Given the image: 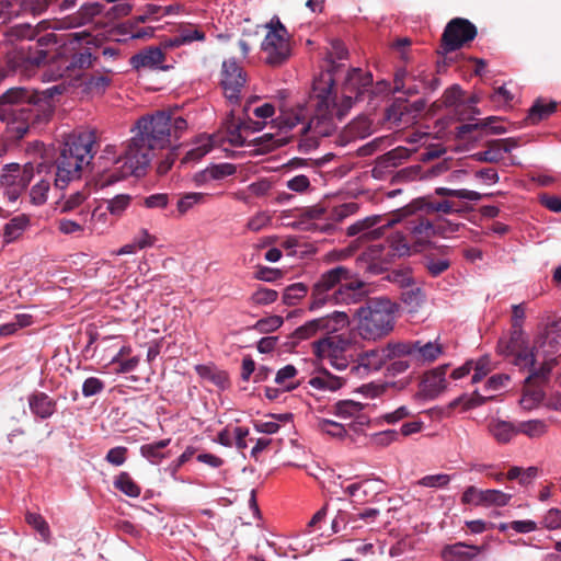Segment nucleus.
Masks as SVG:
<instances>
[{
    "instance_id": "bf43d9fd",
    "label": "nucleus",
    "mask_w": 561,
    "mask_h": 561,
    "mask_svg": "<svg viewBox=\"0 0 561 561\" xmlns=\"http://www.w3.org/2000/svg\"><path fill=\"white\" fill-rule=\"evenodd\" d=\"M512 495L500 490H484L483 505L505 506L508 504Z\"/></svg>"
},
{
    "instance_id": "dca6fc26",
    "label": "nucleus",
    "mask_w": 561,
    "mask_h": 561,
    "mask_svg": "<svg viewBox=\"0 0 561 561\" xmlns=\"http://www.w3.org/2000/svg\"><path fill=\"white\" fill-rule=\"evenodd\" d=\"M416 211H423L426 215L436 213L451 214L455 211V208L454 203L450 201L434 202L427 197H420L413 199L403 208L397 209L386 226H394L396 224H399L402 217Z\"/></svg>"
},
{
    "instance_id": "a211bd4d",
    "label": "nucleus",
    "mask_w": 561,
    "mask_h": 561,
    "mask_svg": "<svg viewBox=\"0 0 561 561\" xmlns=\"http://www.w3.org/2000/svg\"><path fill=\"white\" fill-rule=\"evenodd\" d=\"M105 10L102 1H87L79 9L58 21L54 28H77L93 23L94 19Z\"/></svg>"
},
{
    "instance_id": "c9c22d12",
    "label": "nucleus",
    "mask_w": 561,
    "mask_h": 561,
    "mask_svg": "<svg viewBox=\"0 0 561 561\" xmlns=\"http://www.w3.org/2000/svg\"><path fill=\"white\" fill-rule=\"evenodd\" d=\"M557 107L558 103L554 101L546 104L540 99H538L529 108L526 122L530 125H536L556 112Z\"/></svg>"
},
{
    "instance_id": "4468645a",
    "label": "nucleus",
    "mask_w": 561,
    "mask_h": 561,
    "mask_svg": "<svg viewBox=\"0 0 561 561\" xmlns=\"http://www.w3.org/2000/svg\"><path fill=\"white\" fill-rule=\"evenodd\" d=\"M348 324V316L344 311H334L331 314L310 320L298 327L291 337L294 343L308 340L319 332L334 333Z\"/></svg>"
},
{
    "instance_id": "423d86ee",
    "label": "nucleus",
    "mask_w": 561,
    "mask_h": 561,
    "mask_svg": "<svg viewBox=\"0 0 561 561\" xmlns=\"http://www.w3.org/2000/svg\"><path fill=\"white\" fill-rule=\"evenodd\" d=\"M96 137L88 130L68 137L55 160V185L65 188L70 182L79 180L93 159Z\"/></svg>"
},
{
    "instance_id": "79ce46f5",
    "label": "nucleus",
    "mask_w": 561,
    "mask_h": 561,
    "mask_svg": "<svg viewBox=\"0 0 561 561\" xmlns=\"http://www.w3.org/2000/svg\"><path fill=\"white\" fill-rule=\"evenodd\" d=\"M112 82V71L94 72L85 81V87L90 92L102 93Z\"/></svg>"
},
{
    "instance_id": "5701e85b",
    "label": "nucleus",
    "mask_w": 561,
    "mask_h": 561,
    "mask_svg": "<svg viewBox=\"0 0 561 561\" xmlns=\"http://www.w3.org/2000/svg\"><path fill=\"white\" fill-rule=\"evenodd\" d=\"M165 60V56L160 47L150 46L130 57V65L135 69L147 68L154 69Z\"/></svg>"
},
{
    "instance_id": "774afa93",
    "label": "nucleus",
    "mask_w": 561,
    "mask_h": 561,
    "mask_svg": "<svg viewBox=\"0 0 561 561\" xmlns=\"http://www.w3.org/2000/svg\"><path fill=\"white\" fill-rule=\"evenodd\" d=\"M130 196L121 194L107 201V210L114 216H121L129 206Z\"/></svg>"
},
{
    "instance_id": "20e7f679",
    "label": "nucleus",
    "mask_w": 561,
    "mask_h": 561,
    "mask_svg": "<svg viewBox=\"0 0 561 561\" xmlns=\"http://www.w3.org/2000/svg\"><path fill=\"white\" fill-rule=\"evenodd\" d=\"M366 298L365 284L346 265H336L323 272L312 284L308 309L319 310L325 306L355 305Z\"/></svg>"
},
{
    "instance_id": "a18cd8bd",
    "label": "nucleus",
    "mask_w": 561,
    "mask_h": 561,
    "mask_svg": "<svg viewBox=\"0 0 561 561\" xmlns=\"http://www.w3.org/2000/svg\"><path fill=\"white\" fill-rule=\"evenodd\" d=\"M524 345H525V339H524L523 327H519V328L512 327L510 340L507 342L500 341L499 348L503 353L513 354L516 351L523 348Z\"/></svg>"
},
{
    "instance_id": "864d4df0",
    "label": "nucleus",
    "mask_w": 561,
    "mask_h": 561,
    "mask_svg": "<svg viewBox=\"0 0 561 561\" xmlns=\"http://www.w3.org/2000/svg\"><path fill=\"white\" fill-rule=\"evenodd\" d=\"M424 295L420 287H416L414 284L409 285V287L402 288L401 291V300L411 309H415L423 301Z\"/></svg>"
},
{
    "instance_id": "ddd939ff",
    "label": "nucleus",
    "mask_w": 561,
    "mask_h": 561,
    "mask_svg": "<svg viewBox=\"0 0 561 561\" xmlns=\"http://www.w3.org/2000/svg\"><path fill=\"white\" fill-rule=\"evenodd\" d=\"M478 34L477 26L463 18L451 19L440 38V50L444 54L455 51L472 42Z\"/></svg>"
},
{
    "instance_id": "412c9836",
    "label": "nucleus",
    "mask_w": 561,
    "mask_h": 561,
    "mask_svg": "<svg viewBox=\"0 0 561 561\" xmlns=\"http://www.w3.org/2000/svg\"><path fill=\"white\" fill-rule=\"evenodd\" d=\"M373 84V75L363 71L360 68H352L342 84V93L354 95L355 100H362L365 92L369 91Z\"/></svg>"
},
{
    "instance_id": "58836bf2",
    "label": "nucleus",
    "mask_w": 561,
    "mask_h": 561,
    "mask_svg": "<svg viewBox=\"0 0 561 561\" xmlns=\"http://www.w3.org/2000/svg\"><path fill=\"white\" fill-rule=\"evenodd\" d=\"M288 95H289V93L287 90H280L277 92V95H276L279 100L278 108L280 112V115L277 118V124H278L279 129L285 130V131L290 130L296 126V125H293L289 127V126H287V124L282 122L284 119V115L287 114L286 112L298 113L300 106L307 107L309 105V100H308L304 104L297 103L295 106H288L286 104V99L288 98Z\"/></svg>"
},
{
    "instance_id": "6e6552de",
    "label": "nucleus",
    "mask_w": 561,
    "mask_h": 561,
    "mask_svg": "<svg viewBox=\"0 0 561 561\" xmlns=\"http://www.w3.org/2000/svg\"><path fill=\"white\" fill-rule=\"evenodd\" d=\"M402 220H404V231H397L387 239L393 256L407 255L410 253L411 245H425L435 237L433 220L419 215L417 211L402 217L399 222Z\"/></svg>"
},
{
    "instance_id": "9d476101",
    "label": "nucleus",
    "mask_w": 561,
    "mask_h": 561,
    "mask_svg": "<svg viewBox=\"0 0 561 561\" xmlns=\"http://www.w3.org/2000/svg\"><path fill=\"white\" fill-rule=\"evenodd\" d=\"M266 27H268V32L261 44V49L265 54L267 65L279 67L291 55L288 32L278 19H273L266 24Z\"/></svg>"
},
{
    "instance_id": "b1692460",
    "label": "nucleus",
    "mask_w": 561,
    "mask_h": 561,
    "mask_svg": "<svg viewBox=\"0 0 561 561\" xmlns=\"http://www.w3.org/2000/svg\"><path fill=\"white\" fill-rule=\"evenodd\" d=\"M447 369L448 365H442L424 375L422 387L426 396L434 398L446 388Z\"/></svg>"
},
{
    "instance_id": "f8f14e48",
    "label": "nucleus",
    "mask_w": 561,
    "mask_h": 561,
    "mask_svg": "<svg viewBox=\"0 0 561 561\" xmlns=\"http://www.w3.org/2000/svg\"><path fill=\"white\" fill-rule=\"evenodd\" d=\"M101 42V38L85 30L68 34L67 43L72 46L73 50L77 49L76 45H81V43H85L87 47L80 48L71 55L66 70L77 72L91 68L98 60V57L91 53V48H99Z\"/></svg>"
},
{
    "instance_id": "aec40b11",
    "label": "nucleus",
    "mask_w": 561,
    "mask_h": 561,
    "mask_svg": "<svg viewBox=\"0 0 561 561\" xmlns=\"http://www.w3.org/2000/svg\"><path fill=\"white\" fill-rule=\"evenodd\" d=\"M397 343H388L382 348H374L362 352L357 355V365L352 366L351 371H358L360 368L366 370H379L388 360L400 357L394 347Z\"/></svg>"
},
{
    "instance_id": "ea45409f",
    "label": "nucleus",
    "mask_w": 561,
    "mask_h": 561,
    "mask_svg": "<svg viewBox=\"0 0 561 561\" xmlns=\"http://www.w3.org/2000/svg\"><path fill=\"white\" fill-rule=\"evenodd\" d=\"M206 197L207 194L201 192H190L183 194L176 203L178 216L181 217L191 210L195 205L203 204Z\"/></svg>"
},
{
    "instance_id": "7ed1b4c3",
    "label": "nucleus",
    "mask_w": 561,
    "mask_h": 561,
    "mask_svg": "<svg viewBox=\"0 0 561 561\" xmlns=\"http://www.w3.org/2000/svg\"><path fill=\"white\" fill-rule=\"evenodd\" d=\"M51 99L50 89H8L0 96V123L3 125L4 137L9 140H19L25 136L31 125L48 122L54 112Z\"/></svg>"
},
{
    "instance_id": "13d9d810",
    "label": "nucleus",
    "mask_w": 561,
    "mask_h": 561,
    "mask_svg": "<svg viewBox=\"0 0 561 561\" xmlns=\"http://www.w3.org/2000/svg\"><path fill=\"white\" fill-rule=\"evenodd\" d=\"M257 146L261 147L263 151H272L276 148L283 147L288 142V138L284 137H275L272 134H265L262 137L255 139Z\"/></svg>"
},
{
    "instance_id": "0eeeda50",
    "label": "nucleus",
    "mask_w": 561,
    "mask_h": 561,
    "mask_svg": "<svg viewBox=\"0 0 561 561\" xmlns=\"http://www.w3.org/2000/svg\"><path fill=\"white\" fill-rule=\"evenodd\" d=\"M358 331L365 340H377L393 329L394 305L387 298L369 299L356 310Z\"/></svg>"
},
{
    "instance_id": "72a5a7b5",
    "label": "nucleus",
    "mask_w": 561,
    "mask_h": 561,
    "mask_svg": "<svg viewBox=\"0 0 561 561\" xmlns=\"http://www.w3.org/2000/svg\"><path fill=\"white\" fill-rule=\"evenodd\" d=\"M171 439L165 438L151 444H145L140 447V454L144 458L149 460L153 465L160 463L163 459L170 456L169 451L163 449L169 446Z\"/></svg>"
},
{
    "instance_id": "c03bdc74",
    "label": "nucleus",
    "mask_w": 561,
    "mask_h": 561,
    "mask_svg": "<svg viewBox=\"0 0 561 561\" xmlns=\"http://www.w3.org/2000/svg\"><path fill=\"white\" fill-rule=\"evenodd\" d=\"M114 486L130 497H138L140 495V486L133 480L127 472H121L115 481Z\"/></svg>"
},
{
    "instance_id": "0e129e2a",
    "label": "nucleus",
    "mask_w": 561,
    "mask_h": 561,
    "mask_svg": "<svg viewBox=\"0 0 561 561\" xmlns=\"http://www.w3.org/2000/svg\"><path fill=\"white\" fill-rule=\"evenodd\" d=\"M250 128L248 124L241 123L228 127L227 129V141L234 147H241L245 142V138L242 135V130Z\"/></svg>"
},
{
    "instance_id": "f03ea898",
    "label": "nucleus",
    "mask_w": 561,
    "mask_h": 561,
    "mask_svg": "<svg viewBox=\"0 0 561 561\" xmlns=\"http://www.w3.org/2000/svg\"><path fill=\"white\" fill-rule=\"evenodd\" d=\"M342 94V100L337 104L333 76L322 75L313 81L309 105L300 106L298 113L286 112L282 122L289 127L304 123L300 134L311 131L313 137L330 136L336 129L335 118L343 121L353 103L357 101L350 93Z\"/></svg>"
},
{
    "instance_id": "052dcab7",
    "label": "nucleus",
    "mask_w": 561,
    "mask_h": 561,
    "mask_svg": "<svg viewBox=\"0 0 561 561\" xmlns=\"http://www.w3.org/2000/svg\"><path fill=\"white\" fill-rule=\"evenodd\" d=\"M496 140H491L488 142V149L476 154L478 161L496 163L499 162L503 156L501 152V147L496 146Z\"/></svg>"
},
{
    "instance_id": "680f3d73",
    "label": "nucleus",
    "mask_w": 561,
    "mask_h": 561,
    "mask_svg": "<svg viewBox=\"0 0 561 561\" xmlns=\"http://www.w3.org/2000/svg\"><path fill=\"white\" fill-rule=\"evenodd\" d=\"M284 320L280 316H270L260 319L253 327L260 333H271L282 327Z\"/></svg>"
},
{
    "instance_id": "4be33fe9",
    "label": "nucleus",
    "mask_w": 561,
    "mask_h": 561,
    "mask_svg": "<svg viewBox=\"0 0 561 561\" xmlns=\"http://www.w3.org/2000/svg\"><path fill=\"white\" fill-rule=\"evenodd\" d=\"M483 550V547L469 545L463 541L445 545L439 557L443 561H474Z\"/></svg>"
},
{
    "instance_id": "338daca9",
    "label": "nucleus",
    "mask_w": 561,
    "mask_h": 561,
    "mask_svg": "<svg viewBox=\"0 0 561 561\" xmlns=\"http://www.w3.org/2000/svg\"><path fill=\"white\" fill-rule=\"evenodd\" d=\"M450 482V476L446 473H437L425 476L420 479L416 484L426 488H444Z\"/></svg>"
},
{
    "instance_id": "39448f33",
    "label": "nucleus",
    "mask_w": 561,
    "mask_h": 561,
    "mask_svg": "<svg viewBox=\"0 0 561 561\" xmlns=\"http://www.w3.org/2000/svg\"><path fill=\"white\" fill-rule=\"evenodd\" d=\"M46 22H41L36 27L30 24L18 25L12 33L19 38L36 39L33 45L21 46L8 54V62L12 70L21 71L24 76L31 77L34 71L51 61L56 54L49 50L60 43L55 33H47L38 36L39 28H43Z\"/></svg>"
},
{
    "instance_id": "6ab92c4d",
    "label": "nucleus",
    "mask_w": 561,
    "mask_h": 561,
    "mask_svg": "<svg viewBox=\"0 0 561 561\" xmlns=\"http://www.w3.org/2000/svg\"><path fill=\"white\" fill-rule=\"evenodd\" d=\"M245 83V72L234 59L225 60L221 69V87L231 102H238Z\"/></svg>"
},
{
    "instance_id": "603ef678",
    "label": "nucleus",
    "mask_w": 561,
    "mask_h": 561,
    "mask_svg": "<svg viewBox=\"0 0 561 561\" xmlns=\"http://www.w3.org/2000/svg\"><path fill=\"white\" fill-rule=\"evenodd\" d=\"M347 131L355 138H365L371 133V122L365 116H359L348 125Z\"/></svg>"
},
{
    "instance_id": "5fc2aeb1",
    "label": "nucleus",
    "mask_w": 561,
    "mask_h": 561,
    "mask_svg": "<svg viewBox=\"0 0 561 561\" xmlns=\"http://www.w3.org/2000/svg\"><path fill=\"white\" fill-rule=\"evenodd\" d=\"M554 360L551 362H545L541 364V366L537 369L535 366L529 371V375L526 378V382H535L541 386V383H545L548 381L549 376L551 374L552 367H553Z\"/></svg>"
},
{
    "instance_id": "e433bc0d",
    "label": "nucleus",
    "mask_w": 561,
    "mask_h": 561,
    "mask_svg": "<svg viewBox=\"0 0 561 561\" xmlns=\"http://www.w3.org/2000/svg\"><path fill=\"white\" fill-rule=\"evenodd\" d=\"M492 399L493 396H482L478 391H474L470 397L467 394H462L456 398L449 403L448 408L456 409L458 407H461L462 411H467L476 407H480Z\"/></svg>"
},
{
    "instance_id": "6e6d98bb",
    "label": "nucleus",
    "mask_w": 561,
    "mask_h": 561,
    "mask_svg": "<svg viewBox=\"0 0 561 561\" xmlns=\"http://www.w3.org/2000/svg\"><path fill=\"white\" fill-rule=\"evenodd\" d=\"M387 279L391 283L398 284L401 288L413 285L412 272L409 267L396 268L387 274Z\"/></svg>"
},
{
    "instance_id": "2eb2a0df",
    "label": "nucleus",
    "mask_w": 561,
    "mask_h": 561,
    "mask_svg": "<svg viewBox=\"0 0 561 561\" xmlns=\"http://www.w3.org/2000/svg\"><path fill=\"white\" fill-rule=\"evenodd\" d=\"M394 350L400 357H409L415 365L431 364L443 353V346L438 342L422 340L398 342Z\"/></svg>"
},
{
    "instance_id": "4d7b16f0",
    "label": "nucleus",
    "mask_w": 561,
    "mask_h": 561,
    "mask_svg": "<svg viewBox=\"0 0 561 561\" xmlns=\"http://www.w3.org/2000/svg\"><path fill=\"white\" fill-rule=\"evenodd\" d=\"M433 225L435 230V237L438 236L443 238H447L449 234L457 232L461 226L458 222H453L443 217H437L435 220H433Z\"/></svg>"
},
{
    "instance_id": "49530a36",
    "label": "nucleus",
    "mask_w": 561,
    "mask_h": 561,
    "mask_svg": "<svg viewBox=\"0 0 561 561\" xmlns=\"http://www.w3.org/2000/svg\"><path fill=\"white\" fill-rule=\"evenodd\" d=\"M308 293L310 291L304 283L291 284L284 290L283 302L287 306H295L299 300L305 298Z\"/></svg>"
},
{
    "instance_id": "09e8293b",
    "label": "nucleus",
    "mask_w": 561,
    "mask_h": 561,
    "mask_svg": "<svg viewBox=\"0 0 561 561\" xmlns=\"http://www.w3.org/2000/svg\"><path fill=\"white\" fill-rule=\"evenodd\" d=\"M213 148L210 137L198 140V145L190 149L182 159V163L197 162L205 157Z\"/></svg>"
},
{
    "instance_id": "393cba45",
    "label": "nucleus",
    "mask_w": 561,
    "mask_h": 561,
    "mask_svg": "<svg viewBox=\"0 0 561 561\" xmlns=\"http://www.w3.org/2000/svg\"><path fill=\"white\" fill-rule=\"evenodd\" d=\"M489 434L496 440L499 444H508L511 443L517 435V422H508L500 419H493L488 424Z\"/></svg>"
},
{
    "instance_id": "f257e3e1",
    "label": "nucleus",
    "mask_w": 561,
    "mask_h": 561,
    "mask_svg": "<svg viewBox=\"0 0 561 561\" xmlns=\"http://www.w3.org/2000/svg\"><path fill=\"white\" fill-rule=\"evenodd\" d=\"M187 128L182 116L165 111L142 116L137 121L138 133L117 153L108 145L99 158L98 184L108 186L129 175H144L157 150H162L178 140Z\"/></svg>"
},
{
    "instance_id": "473e14b6",
    "label": "nucleus",
    "mask_w": 561,
    "mask_h": 561,
    "mask_svg": "<svg viewBox=\"0 0 561 561\" xmlns=\"http://www.w3.org/2000/svg\"><path fill=\"white\" fill-rule=\"evenodd\" d=\"M344 382V378L334 376L327 369H323L318 376H314L309 380V385L313 389L322 391H336L343 387Z\"/></svg>"
},
{
    "instance_id": "e2e57ef3",
    "label": "nucleus",
    "mask_w": 561,
    "mask_h": 561,
    "mask_svg": "<svg viewBox=\"0 0 561 561\" xmlns=\"http://www.w3.org/2000/svg\"><path fill=\"white\" fill-rule=\"evenodd\" d=\"M512 355H515L514 364L520 368H527L529 371L535 366L536 357L533 351L527 347H523Z\"/></svg>"
},
{
    "instance_id": "cd10ccee",
    "label": "nucleus",
    "mask_w": 561,
    "mask_h": 561,
    "mask_svg": "<svg viewBox=\"0 0 561 561\" xmlns=\"http://www.w3.org/2000/svg\"><path fill=\"white\" fill-rule=\"evenodd\" d=\"M41 8L32 7L30 0H0V20L3 22L18 18L24 12H39Z\"/></svg>"
},
{
    "instance_id": "a19ab883",
    "label": "nucleus",
    "mask_w": 561,
    "mask_h": 561,
    "mask_svg": "<svg viewBox=\"0 0 561 561\" xmlns=\"http://www.w3.org/2000/svg\"><path fill=\"white\" fill-rule=\"evenodd\" d=\"M236 170V165L231 163H220L205 169L198 176L202 178L201 181L221 180L234 174Z\"/></svg>"
},
{
    "instance_id": "1a4fd4ad",
    "label": "nucleus",
    "mask_w": 561,
    "mask_h": 561,
    "mask_svg": "<svg viewBox=\"0 0 561 561\" xmlns=\"http://www.w3.org/2000/svg\"><path fill=\"white\" fill-rule=\"evenodd\" d=\"M354 351V342L345 334L328 333L312 343L314 356L318 359L328 360L337 370H344L352 362H355Z\"/></svg>"
},
{
    "instance_id": "bb28decb",
    "label": "nucleus",
    "mask_w": 561,
    "mask_h": 561,
    "mask_svg": "<svg viewBox=\"0 0 561 561\" xmlns=\"http://www.w3.org/2000/svg\"><path fill=\"white\" fill-rule=\"evenodd\" d=\"M364 409L365 404L354 400H340L333 405L335 415L342 419L354 417L360 425L369 422L368 416L363 413Z\"/></svg>"
},
{
    "instance_id": "7c9ffc66",
    "label": "nucleus",
    "mask_w": 561,
    "mask_h": 561,
    "mask_svg": "<svg viewBox=\"0 0 561 561\" xmlns=\"http://www.w3.org/2000/svg\"><path fill=\"white\" fill-rule=\"evenodd\" d=\"M545 399L541 386L535 382H524L519 405L525 411H531L540 405Z\"/></svg>"
},
{
    "instance_id": "f3484780",
    "label": "nucleus",
    "mask_w": 561,
    "mask_h": 561,
    "mask_svg": "<svg viewBox=\"0 0 561 561\" xmlns=\"http://www.w3.org/2000/svg\"><path fill=\"white\" fill-rule=\"evenodd\" d=\"M392 214H390L389 217L386 215H373L368 216L362 220H358L347 227V236L353 237L356 234H362L359 237V240H377L379 239L385 230L388 228H391L392 226H386L388 221L392 218Z\"/></svg>"
},
{
    "instance_id": "f704fd0d",
    "label": "nucleus",
    "mask_w": 561,
    "mask_h": 561,
    "mask_svg": "<svg viewBox=\"0 0 561 561\" xmlns=\"http://www.w3.org/2000/svg\"><path fill=\"white\" fill-rule=\"evenodd\" d=\"M195 370L201 378L210 381L221 389H225L229 383L227 373L213 365H197Z\"/></svg>"
},
{
    "instance_id": "69168bd1",
    "label": "nucleus",
    "mask_w": 561,
    "mask_h": 561,
    "mask_svg": "<svg viewBox=\"0 0 561 561\" xmlns=\"http://www.w3.org/2000/svg\"><path fill=\"white\" fill-rule=\"evenodd\" d=\"M25 519L27 524L34 527V529H36L44 539L49 537V526L42 515L28 512L25 515Z\"/></svg>"
},
{
    "instance_id": "4c0bfd02",
    "label": "nucleus",
    "mask_w": 561,
    "mask_h": 561,
    "mask_svg": "<svg viewBox=\"0 0 561 561\" xmlns=\"http://www.w3.org/2000/svg\"><path fill=\"white\" fill-rule=\"evenodd\" d=\"M33 323V316L28 313H16L8 323L0 325V336L8 337L15 334L20 329L30 327Z\"/></svg>"
},
{
    "instance_id": "37998d69",
    "label": "nucleus",
    "mask_w": 561,
    "mask_h": 561,
    "mask_svg": "<svg viewBox=\"0 0 561 561\" xmlns=\"http://www.w3.org/2000/svg\"><path fill=\"white\" fill-rule=\"evenodd\" d=\"M175 35L182 45H188L194 41L204 42L206 39L205 32L193 24L181 25Z\"/></svg>"
},
{
    "instance_id": "c85d7f7f",
    "label": "nucleus",
    "mask_w": 561,
    "mask_h": 561,
    "mask_svg": "<svg viewBox=\"0 0 561 561\" xmlns=\"http://www.w3.org/2000/svg\"><path fill=\"white\" fill-rule=\"evenodd\" d=\"M518 435H524L531 440H539L549 433V423L543 419H530L517 422Z\"/></svg>"
},
{
    "instance_id": "de8ad7c7",
    "label": "nucleus",
    "mask_w": 561,
    "mask_h": 561,
    "mask_svg": "<svg viewBox=\"0 0 561 561\" xmlns=\"http://www.w3.org/2000/svg\"><path fill=\"white\" fill-rule=\"evenodd\" d=\"M410 150L404 147H397L380 158V165L383 168H393L402 163L410 157Z\"/></svg>"
},
{
    "instance_id": "3c124183",
    "label": "nucleus",
    "mask_w": 561,
    "mask_h": 561,
    "mask_svg": "<svg viewBox=\"0 0 561 561\" xmlns=\"http://www.w3.org/2000/svg\"><path fill=\"white\" fill-rule=\"evenodd\" d=\"M435 193L438 196L457 197V198L468 199V201H473V202L480 201L483 197L482 194H480L476 191H470V190H466V188L451 190L448 187H437L435 190Z\"/></svg>"
},
{
    "instance_id": "8fccbe9b",
    "label": "nucleus",
    "mask_w": 561,
    "mask_h": 561,
    "mask_svg": "<svg viewBox=\"0 0 561 561\" xmlns=\"http://www.w3.org/2000/svg\"><path fill=\"white\" fill-rule=\"evenodd\" d=\"M50 188V181L39 179L30 190V202L33 205L39 206L46 203L47 195Z\"/></svg>"
},
{
    "instance_id": "a878e982",
    "label": "nucleus",
    "mask_w": 561,
    "mask_h": 561,
    "mask_svg": "<svg viewBox=\"0 0 561 561\" xmlns=\"http://www.w3.org/2000/svg\"><path fill=\"white\" fill-rule=\"evenodd\" d=\"M28 407L34 415L48 419L55 413L57 402L47 393L36 391L28 397Z\"/></svg>"
},
{
    "instance_id": "2f4dec72",
    "label": "nucleus",
    "mask_w": 561,
    "mask_h": 561,
    "mask_svg": "<svg viewBox=\"0 0 561 561\" xmlns=\"http://www.w3.org/2000/svg\"><path fill=\"white\" fill-rule=\"evenodd\" d=\"M91 218L89 209H80L76 219L60 218L56 220L58 230L65 234L82 232L84 225Z\"/></svg>"
},
{
    "instance_id": "c756f323",
    "label": "nucleus",
    "mask_w": 561,
    "mask_h": 561,
    "mask_svg": "<svg viewBox=\"0 0 561 561\" xmlns=\"http://www.w3.org/2000/svg\"><path fill=\"white\" fill-rule=\"evenodd\" d=\"M30 226V217L25 214H20L11 218L3 226V242L9 244L18 240Z\"/></svg>"
},
{
    "instance_id": "9b49d317",
    "label": "nucleus",
    "mask_w": 561,
    "mask_h": 561,
    "mask_svg": "<svg viewBox=\"0 0 561 561\" xmlns=\"http://www.w3.org/2000/svg\"><path fill=\"white\" fill-rule=\"evenodd\" d=\"M35 176L33 163H8L0 173V188L10 202H16Z\"/></svg>"
}]
</instances>
